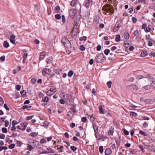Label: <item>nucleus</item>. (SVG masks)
<instances>
[{"label": "nucleus", "mask_w": 155, "mask_h": 155, "mask_svg": "<svg viewBox=\"0 0 155 155\" xmlns=\"http://www.w3.org/2000/svg\"><path fill=\"white\" fill-rule=\"evenodd\" d=\"M4 46L6 48H7L9 46V44L7 41H5L4 42Z\"/></svg>", "instance_id": "412c9836"}, {"label": "nucleus", "mask_w": 155, "mask_h": 155, "mask_svg": "<svg viewBox=\"0 0 155 155\" xmlns=\"http://www.w3.org/2000/svg\"><path fill=\"white\" fill-rule=\"evenodd\" d=\"M79 48L81 51H84L85 49V48L83 45H81L79 46Z\"/></svg>", "instance_id": "bb28decb"}, {"label": "nucleus", "mask_w": 155, "mask_h": 155, "mask_svg": "<svg viewBox=\"0 0 155 155\" xmlns=\"http://www.w3.org/2000/svg\"><path fill=\"white\" fill-rule=\"evenodd\" d=\"M33 116H28L27 118V119L28 120H30L31 119L32 117H33Z\"/></svg>", "instance_id": "69168bd1"}, {"label": "nucleus", "mask_w": 155, "mask_h": 155, "mask_svg": "<svg viewBox=\"0 0 155 155\" xmlns=\"http://www.w3.org/2000/svg\"><path fill=\"white\" fill-rule=\"evenodd\" d=\"M146 103L148 104H151L152 103V101L150 99H147L145 100Z\"/></svg>", "instance_id": "ea45409f"}, {"label": "nucleus", "mask_w": 155, "mask_h": 155, "mask_svg": "<svg viewBox=\"0 0 155 155\" xmlns=\"http://www.w3.org/2000/svg\"><path fill=\"white\" fill-rule=\"evenodd\" d=\"M60 9V8L59 6H56L55 8V10L57 12H59V11Z\"/></svg>", "instance_id": "a18cd8bd"}, {"label": "nucleus", "mask_w": 155, "mask_h": 155, "mask_svg": "<svg viewBox=\"0 0 155 155\" xmlns=\"http://www.w3.org/2000/svg\"><path fill=\"white\" fill-rule=\"evenodd\" d=\"M46 140L44 138L42 139L40 141V142L41 143H43L46 142Z\"/></svg>", "instance_id": "3c124183"}, {"label": "nucleus", "mask_w": 155, "mask_h": 155, "mask_svg": "<svg viewBox=\"0 0 155 155\" xmlns=\"http://www.w3.org/2000/svg\"><path fill=\"white\" fill-rule=\"evenodd\" d=\"M55 16L57 19H59L61 18V16L58 14L56 15Z\"/></svg>", "instance_id": "79ce46f5"}, {"label": "nucleus", "mask_w": 155, "mask_h": 155, "mask_svg": "<svg viewBox=\"0 0 155 155\" xmlns=\"http://www.w3.org/2000/svg\"><path fill=\"white\" fill-rule=\"evenodd\" d=\"M5 137V134H0V139H4Z\"/></svg>", "instance_id": "72a5a7b5"}, {"label": "nucleus", "mask_w": 155, "mask_h": 155, "mask_svg": "<svg viewBox=\"0 0 155 155\" xmlns=\"http://www.w3.org/2000/svg\"><path fill=\"white\" fill-rule=\"evenodd\" d=\"M15 38V37L14 35H12L10 36V41L14 45L15 44H16Z\"/></svg>", "instance_id": "1a4fd4ad"}, {"label": "nucleus", "mask_w": 155, "mask_h": 155, "mask_svg": "<svg viewBox=\"0 0 155 155\" xmlns=\"http://www.w3.org/2000/svg\"><path fill=\"white\" fill-rule=\"evenodd\" d=\"M64 136H65V137L67 138H69V137L68 134L67 133H65L64 134Z\"/></svg>", "instance_id": "774afa93"}, {"label": "nucleus", "mask_w": 155, "mask_h": 155, "mask_svg": "<svg viewBox=\"0 0 155 155\" xmlns=\"http://www.w3.org/2000/svg\"><path fill=\"white\" fill-rule=\"evenodd\" d=\"M27 126V123L25 122L22 124H20V125L18 126L17 127L18 129L24 130H25Z\"/></svg>", "instance_id": "20e7f679"}, {"label": "nucleus", "mask_w": 155, "mask_h": 155, "mask_svg": "<svg viewBox=\"0 0 155 155\" xmlns=\"http://www.w3.org/2000/svg\"><path fill=\"white\" fill-rule=\"evenodd\" d=\"M99 112L101 114H104V112L103 110V109L101 106H99Z\"/></svg>", "instance_id": "4be33fe9"}, {"label": "nucleus", "mask_w": 155, "mask_h": 155, "mask_svg": "<svg viewBox=\"0 0 155 155\" xmlns=\"http://www.w3.org/2000/svg\"><path fill=\"white\" fill-rule=\"evenodd\" d=\"M74 140L75 141H78V139L76 137H74L73 138Z\"/></svg>", "instance_id": "338daca9"}, {"label": "nucleus", "mask_w": 155, "mask_h": 155, "mask_svg": "<svg viewBox=\"0 0 155 155\" xmlns=\"http://www.w3.org/2000/svg\"><path fill=\"white\" fill-rule=\"evenodd\" d=\"M110 52V50L108 49H106L104 51V53L106 55H107Z\"/></svg>", "instance_id": "c85d7f7f"}, {"label": "nucleus", "mask_w": 155, "mask_h": 155, "mask_svg": "<svg viewBox=\"0 0 155 155\" xmlns=\"http://www.w3.org/2000/svg\"><path fill=\"white\" fill-rule=\"evenodd\" d=\"M92 2L88 0L85 3V6L87 8H89L92 4Z\"/></svg>", "instance_id": "f8f14e48"}, {"label": "nucleus", "mask_w": 155, "mask_h": 155, "mask_svg": "<svg viewBox=\"0 0 155 155\" xmlns=\"http://www.w3.org/2000/svg\"><path fill=\"white\" fill-rule=\"evenodd\" d=\"M112 83V82L111 81H110L107 82V85L109 88H110L111 87Z\"/></svg>", "instance_id": "a878e982"}, {"label": "nucleus", "mask_w": 155, "mask_h": 155, "mask_svg": "<svg viewBox=\"0 0 155 155\" xmlns=\"http://www.w3.org/2000/svg\"><path fill=\"white\" fill-rule=\"evenodd\" d=\"M15 145L14 144H12L11 145H10L8 147L10 149H12L15 147Z\"/></svg>", "instance_id": "c9c22d12"}, {"label": "nucleus", "mask_w": 155, "mask_h": 155, "mask_svg": "<svg viewBox=\"0 0 155 155\" xmlns=\"http://www.w3.org/2000/svg\"><path fill=\"white\" fill-rule=\"evenodd\" d=\"M67 115L68 117V118L70 119H72L73 115L72 113L71 112H68L67 113Z\"/></svg>", "instance_id": "a211bd4d"}, {"label": "nucleus", "mask_w": 155, "mask_h": 155, "mask_svg": "<svg viewBox=\"0 0 155 155\" xmlns=\"http://www.w3.org/2000/svg\"><path fill=\"white\" fill-rule=\"evenodd\" d=\"M73 74V72L72 71H70L68 73V76L69 77H71Z\"/></svg>", "instance_id": "7c9ffc66"}, {"label": "nucleus", "mask_w": 155, "mask_h": 155, "mask_svg": "<svg viewBox=\"0 0 155 155\" xmlns=\"http://www.w3.org/2000/svg\"><path fill=\"white\" fill-rule=\"evenodd\" d=\"M48 98L47 97H45L43 99V100L44 102H47L48 101Z\"/></svg>", "instance_id": "58836bf2"}, {"label": "nucleus", "mask_w": 155, "mask_h": 155, "mask_svg": "<svg viewBox=\"0 0 155 155\" xmlns=\"http://www.w3.org/2000/svg\"><path fill=\"white\" fill-rule=\"evenodd\" d=\"M54 153V151L51 148H48L46 150L43 151L41 154H48Z\"/></svg>", "instance_id": "6e6552de"}, {"label": "nucleus", "mask_w": 155, "mask_h": 155, "mask_svg": "<svg viewBox=\"0 0 155 155\" xmlns=\"http://www.w3.org/2000/svg\"><path fill=\"white\" fill-rule=\"evenodd\" d=\"M76 11L74 9H71L69 11V16L71 19H73L74 17Z\"/></svg>", "instance_id": "0eeeda50"}, {"label": "nucleus", "mask_w": 155, "mask_h": 155, "mask_svg": "<svg viewBox=\"0 0 155 155\" xmlns=\"http://www.w3.org/2000/svg\"><path fill=\"white\" fill-rule=\"evenodd\" d=\"M60 102L61 104H64L65 102V101L64 100H63L62 99H61L60 100Z\"/></svg>", "instance_id": "603ef678"}, {"label": "nucleus", "mask_w": 155, "mask_h": 155, "mask_svg": "<svg viewBox=\"0 0 155 155\" xmlns=\"http://www.w3.org/2000/svg\"><path fill=\"white\" fill-rule=\"evenodd\" d=\"M99 150L100 153H102L103 152V147L102 146H101L99 147Z\"/></svg>", "instance_id": "c756f323"}, {"label": "nucleus", "mask_w": 155, "mask_h": 155, "mask_svg": "<svg viewBox=\"0 0 155 155\" xmlns=\"http://www.w3.org/2000/svg\"><path fill=\"white\" fill-rule=\"evenodd\" d=\"M4 100L3 99L0 97V105H2L4 104Z\"/></svg>", "instance_id": "e433bc0d"}, {"label": "nucleus", "mask_w": 155, "mask_h": 155, "mask_svg": "<svg viewBox=\"0 0 155 155\" xmlns=\"http://www.w3.org/2000/svg\"><path fill=\"white\" fill-rule=\"evenodd\" d=\"M114 131V127H111L110 129L108 131V134L110 135H113Z\"/></svg>", "instance_id": "2eb2a0df"}, {"label": "nucleus", "mask_w": 155, "mask_h": 155, "mask_svg": "<svg viewBox=\"0 0 155 155\" xmlns=\"http://www.w3.org/2000/svg\"><path fill=\"white\" fill-rule=\"evenodd\" d=\"M16 89L18 91L20 90V89H21V86H20V85H17L16 87Z\"/></svg>", "instance_id": "052dcab7"}, {"label": "nucleus", "mask_w": 155, "mask_h": 155, "mask_svg": "<svg viewBox=\"0 0 155 155\" xmlns=\"http://www.w3.org/2000/svg\"><path fill=\"white\" fill-rule=\"evenodd\" d=\"M130 87L134 90H137L138 89V87L137 85L131 84L130 85Z\"/></svg>", "instance_id": "5701e85b"}, {"label": "nucleus", "mask_w": 155, "mask_h": 155, "mask_svg": "<svg viewBox=\"0 0 155 155\" xmlns=\"http://www.w3.org/2000/svg\"><path fill=\"white\" fill-rule=\"evenodd\" d=\"M115 40L117 42H119L120 40V36L119 35H116Z\"/></svg>", "instance_id": "b1692460"}, {"label": "nucleus", "mask_w": 155, "mask_h": 155, "mask_svg": "<svg viewBox=\"0 0 155 155\" xmlns=\"http://www.w3.org/2000/svg\"><path fill=\"white\" fill-rule=\"evenodd\" d=\"M101 46L100 45H97V50L98 51H99L101 50Z\"/></svg>", "instance_id": "6e6d98bb"}, {"label": "nucleus", "mask_w": 155, "mask_h": 155, "mask_svg": "<svg viewBox=\"0 0 155 155\" xmlns=\"http://www.w3.org/2000/svg\"><path fill=\"white\" fill-rule=\"evenodd\" d=\"M5 127H8L9 125V122L8 121L6 120L5 121Z\"/></svg>", "instance_id": "de8ad7c7"}, {"label": "nucleus", "mask_w": 155, "mask_h": 155, "mask_svg": "<svg viewBox=\"0 0 155 155\" xmlns=\"http://www.w3.org/2000/svg\"><path fill=\"white\" fill-rule=\"evenodd\" d=\"M4 106L6 110H9L10 109L9 107L6 104H5Z\"/></svg>", "instance_id": "13d9d810"}, {"label": "nucleus", "mask_w": 155, "mask_h": 155, "mask_svg": "<svg viewBox=\"0 0 155 155\" xmlns=\"http://www.w3.org/2000/svg\"><path fill=\"white\" fill-rule=\"evenodd\" d=\"M33 149V147L31 146L30 145L28 144L27 145V149L28 150H29L31 151Z\"/></svg>", "instance_id": "393cba45"}, {"label": "nucleus", "mask_w": 155, "mask_h": 155, "mask_svg": "<svg viewBox=\"0 0 155 155\" xmlns=\"http://www.w3.org/2000/svg\"><path fill=\"white\" fill-rule=\"evenodd\" d=\"M94 132L96 133H97L98 132V127L96 124H93V125Z\"/></svg>", "instance_id": "f3484780"}, {"label": "nucleus", "mask_w": 155, "mask_h": 155, "mask_svg": "<svg viewBox=\"0 0 155 155\" xmlns=\"http://www.w3.org/2000/svg\"><path fill=\"white\" fill-rule=\"evenodd\" d=\"M20 93L22 95H25L26 94V92L25 91H21Z\"/></svg>", "instance_id": "4d7b16f0"}, {"label": "nucleus", "mask_w": 155, "mask_h": 155, "mask_svg": "<svg viewBox=\"0 0 155 155\" xmlns=\"http://www.w3.org/2000/svg\"><path fill=\"white\" fill-rule=\"evenodd\" d=\"M134 34L135 36H137L139 35L138 32L137 31H135L134 32Z\"/></svg>", "instance_id": "e2e57ef3"}, {"label": "nucleus", "mask_w": 155, "mask_h": 155, "mask_svg": "<svg viewBox=\"0 0 155 155\" xmlns=\"http://www.w3.org/2000/svg\"><path fill=\"white\" fill-rule=\"evenodd\" d=\"M31 81L32 83L33 84H35L36 83V79L35 78H32L31 79Z\"/></svg>", "instance_id": "49530a36"}, {"label": "nucleus", "mask_w": 155, "mask_h": 155, "mask_svg": "<svg viewBox=\"0 0 155 155\" xmlns=\"http://www.w3.org/2000/svg\"><path fill=\"white\" fill-rule=\"evenodd\" d=\"M46 55L45 52L44 51H43L41 52V54L39 59L41 60H42L45 57Z\"/></svg>", "instance_id": "ddd939ff"}, {"label": "nucleus", "mask_w": 155, "mask_h": 155, "mask_svg": "<svg viewBox=\"0 0 155 155\" xmlns=\"http://www.w3.org/2000/svg\"><path fill=\"white\" fill-rule=\"evenodd\" d=\"M62 22L64 23L65 22V18L64 16L63 15L62 16Z\"/></svg>", "instance_id": "680f3d73"}, {"label": "nucleus", "mask_w": 155, "mask_h": 155, "mask_svg": "<svg viewBox=\"0 0 155 155\" xmlns=\"http://www.w3.org/2000/svg\"><path fill=\"white\" fill-rule=\"evenodd\" d=\"M71 149L74 151H75L77 149L76 147L75 146H71Z\"/></svg>", "instance_id": "a19ab883"}, {"label": "nucleus", "mask_w": 155, "mask_h": 155, "mask_svg": "<svg viewBox=\"0 0 155 155\" xmlns=\"http://www.w3.org/2000/svg\"><path fill=\"white\" fill-rule=\"evenodd\" d=\"M123 132H124V134L126 135H127L129 134L127 130L125 129H123Z\"/></svg>", "instance_id": "473e14b6"}, {"label": "nucleus", "mask_w": 155, "mask_h": 155, "mask_svg": "<svg viewBox=\"0 0 155 155\" xmlns=\"http://www.w3.org/2000/svg\"><path fill=\"white\" fill-rule=\"evenodd\" d=\"M142 28L146 32H149L151 30V29L150 28L147 27V25L146 24L143 25L142 26Z\"/></svg>", "instance_id": "9d476101"}, {"label": "nucleus", "mask_w": 155, "mask_h": 155, "mask_svg": "<svg viewBox=\"0 0 155 155\" xmlns=\"http://www.w3.org/2000/svg\"><path fill=\"white\" fill-rule=\"evenodd\" d=\"M77 2V0H72V1L71 2V5L73 6H74L76 5Z\"/></svg>", "instance_id": "dca6fc26"}, {"label": "nucleus", "mask_w": 155, "mask_h": 155, "mask_svg": "<svg viewBox=\"0 0 155 155\" xmlns=\"http://www.w3.org/2000/svg\"><path fill=\"white\" fill-rule=\"evenodd\" d=\"M105 154L106 155H108L111 153V150L110 149L106 150L105 152Z\"/></svg>", "instance_id": "6ab92c4d"}, {"label": "nucleus", "mask_w": 155, "mask_h": 155, "mask_svg": "<svg viewBox=\"0 0 155 155\" xmlns=\"http://www.w3.org/2000/svg\"><path fill=\"white\" fill-rule=\"evenodd\" d=\"M66 96V98H64V100L65 102H68V97L66 95V96H64V97Z\"/></svg>", "instance_id": "c03bdc74"}, {"label": "nucleus", "mask_w": 155, "mask_h": 155, "mask_svg": "<svg viewBox=\"0 0 155 155\" xmlns=\"http://www.w3.org/2000/svg\"><path fill=\"white\" fill-rule=\"evenodd\" d=\"M154 78L150 75H148L144 79V83L145 85L143 88L146 90L152 89L155 87V81Z\"/></svg>", "instance_id": "f257e3e1"}, {"label": "nucleus", "mask_w": 155, "mask_h": 155, "mask_svg": "<svg viewBox=\"0 0 155 155\" xmlns=\"http://www.w3.org/2000/svg\"><path fill=\"white\" fill-rule=\"evenodd\" d=\"M63 147L62 146H61L60 147V148L59 149V150L58 151V152L59 153H61L63 151Z\"/></svg>", "instance_id": "09e8293b"}, {"label": "nucleus", "mask_w": 155, "mask_h": 155, "mask_svg": "<svg viewBox=\"0 0 155 155\" xmlns=\"http://www.w3.org/2000/svg\"><path fill=\"white\" fill-rule=\"evenodd\" d=\"M86 39H87V37L84 36H83L82 37H81L79 38V40L81 41H82L83 40L85 41L86 40Z\"/></svg>", "instance_id": "2f4dec72"}, {"label": "nucleus", "mask_w": 155, "mask_h": 155, "mask_svg": "<svg viewBox=\"0 0 155 155\" xmlns=\"http://www.w3.org/2000/svg\"><path fill=\"white\" fill-rule=\"evenodd\" d=\"M102 10L104 11V12H103L105 15H107V12L112 14L114 12L112 8V7L110 6H109L108 5H105L104 6H103Z\"/></svg>", "instance_id": "f03ea898"}, {"label": "nucleus", "mask_w": 155, "mask_h": 155, "mask_svg": "<svg viewBox=\"0 0 155 155\" xmlns=\"http://www.w3.org/2000/svg\"><path fill=\"white\" fill-rule=\"evenodd\" d=\"M104 55L103 54H99L97 58V62L101 63L104 60Z\"/></svg>", "instance_id": "423d86ee"}, {"label": "nucleus", "mask_w": 155, "mask_h": 155, "mask_svg": "<svg viewBox=\"0 0 155 155\" xmlns=\"http://www.w3.org/2000/svg\"><path fill=\"white\" fill-rule=\"evenodd\" d=\"M139 133L140 134L143 135L144 136H147L146 134L142 130L140 131L139 132Z\"/></svg>", "instance_id": "37998d69"}, {"label": "nucleus", "mask_w": 155, "mask_h": 155, "mask_svg": "<svg viewBox=\"0 0 155 155\" xmlns=\"http://www.w3.org/2000/svg\"><path fill=\"white\" fill-rule=\"evenodd\" d=\"M99 20V18L98 17H96L94 19V20L97 23H98Z\"/></svg>", "instance_id": "5fc2aeb1"}, {"label": "nucleus", "mask_w": 155, "mask_h": 155, "mask_svg": "<svg viewBox=\"0 0 155 155\" xmlns=\"http://www.w3.org/2000/svg\"><path fill=\"white\" fill-rule=\"evenodd\" d=\"M28 55V54L27 53L25 52L23 53V55H22L23 58V63H24L25 62V60L27 57Z\"/></svg>", "instance_id": "4468645a"}, {"label": "nucleus", "mask_w": 155, "mask_h": 155, "mask_svg": "<svg viewBox=\"0 0 155 155\" xmlns=\"http://www.w3.org/2000/svg\"><path fill=\"white\" fill-rule=\"evenodd\" d=\"M132 20L134 23H136L137 21V19L134 17H132Z\"/></svg>", "instance_id": "0e129e2a"}, {"label": "nucleus", "mask_w": 155, "mask_h": 155, "mask_svg": "<svg viewBox=\"0 0 155 155\" xmlns=\"http://www.w3.org/2000/svg\"><path fill=\"white\" fill-rule=\"evenodd\" d=\"M8 148L7 147H2L0 146V151H2V150H7Z\"/></svg>", "instance_id": "cd10ccee"}, {"label": "nucleus", "mask_w": 155, "mask_h": 155, "mask_svg": "<svg viewBox=\"0 0 155 155\" xmlns=\"http://www.w3.org/2000/svg\"><path fill=\"white\" fill-rule=\"evenodd\" d=\"M56 91V89L54 88H51L50 89V90L46 92V94L48 96H51L54 94Z\"/></svg>", "instance_id": "39448f33"}, {"label": "nucleus", "mask_w": 155, "mask_h": 155, "mask_svg": "<svg viewBox=\"0 0 155 155\" xmlns=\"http://www.w3.org/2000/svg\"><path fill=\"white\" fill-rule=\"evenodd\" d=\"M18 124L17 122H16L15 121L13 120L12 122V125L13 126H15L16 124Z\"/></svg>", "instance_id": "bf43d9fd"}, {"label": "nucleus", "mask_w": 155, "mask_h": 155, "mask_svg": "<svg viewBox=\"0 0 155 155\" xmlns=\"http://www.w3.org/2000/svg\"><path fill=\"white\" fill-rule=\"evenodd\" d=\"M2 131L4 133H6L8 132V130L5 127H3L2 129Z\"/></svg>", "instance_id": "f704fd0d"}, {"label": "nucleus", "mask_w": 155, "mask_h": 155, "mask_svg": "<svg viewBox=\"0 0 155 155\" xmlns=\"http://www.w3.org/2000/svg\"><path fill=\"white\" fill-rule=\"evenodd\" d=\"M124 37L125 39H128L129 38V35L128 33L126 32L124 34Z\"/></svg>", "instance_id": "aec40b11"}, {"label": "nucleus", "mask_w": 155, "mask_h": 155, "mask_svg": "<svg viewBox=\"0 0 155 155\" xmlns=\"http://www.w3.org/2000/svg\"><path fill=\"white\" fill-rule=\"evenodd\" d=\"M62 42L64 44L65 47L69 48L71 46V43L68 39L66 38H62L61 40Z\"/></svg>", "instance_id": "7ed1b4c3"}, {"label": "nucleus", "mask_w": 155, "mask_h": 155, "mask_svg": "<svg viewBox=\"0 0 155 155\" xmlns=\"http://www.w3.org/2000/svg\"><path fill=\"white\" fill-rule=\"evenodd\" d=\"M130 107H131L133 108H134V107H137V106L134 105L133 104H130Z\"/></svg>", "instance_id": "864d4df0"}, {"label": "nucleus", "mask_w": 155, "mask_h": 155, "mask_svg": "<svg viewBox=\"0 0 155 155\" xmlns=\"http://www.w3.org/2000/svg\"><path fill=\"white\" fill-rule=\"evenodd\" d=\"M51 70L50 69L45 68L42 70V72L44 75L45 74H50Z\"/></svg>", "instance_id": "9b49d317"}, {"label": "nucleus", "mask_w": 155, "mask_h": 155, "mask_svg": "<svg viewBox=\"0 0 155 155\" xmlns=\"http://www.w3.org/2000/svg\"><path fill=\"white\" fill-rule=\"evenodd\" d=\"M130 115L133 117H135L137 115V114L136 113H134L133 112H130Z\"/></svg>", "instance_id": "4c0bfd02"}, {"label": "nucleus", "mask_w": 155, "mask_h": 155, "mask_svg": "<svg viewBox=\"0 0 155 155\" xmlns=\"http://www.w3.org/2000/svg\"><path fill=\"white\" fill-rule=\"evenodd\" d=\"M118 29H119V28L117 26L116 27H115L113 29V31L114 32H116V31H117Z\"/></svg>", "instance_id": "8fccbe9b"}]
</instances>
